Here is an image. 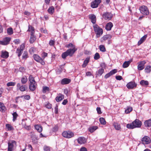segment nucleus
Here are the masks:
<instances>
[{"label":"nucleus","mask_w":151,"mask_h":151,"mask_svg":"<svg viewBox=\"0 0 151 151\" xmlns=\"http://www.w3.org/2000/svg\"><path fill=\"white\" fill-rule=\"evenodd\" d=\"M142 125V122L138 119H136L132 122L127 124L126 127L129 129H132L136 128H139Z\"/></svg>","instance_id":"f257e3e1"},{"label":"nucleus","mask_w":151,"mask_h":151,"mask_svg":"<svg viewBox=\"0 0 151 151\" xmlns=\"http://www.w3.org/2000/svg\"><path fill=\"white\" fill-rule=\"evenodd\" d=\"M76 51V49H68L66 52H63L61 55L62 58L63 59H65L68 56L71 57Z\"/></svg>","instance_id":"f03ea898"},{"label":"nucleus","mask_w":151,"mask_h":151,"mask_svg":"<svg viewBox=\"0 0 151 151\" xmlns=\"http://www.w3.org/2000/svg\"><path fill=\"white\" fill-rule=\"evenodd\" d=\"M94 31L96 35V37L98 38L101 36L103 33L102 29L98 25L95 24L93 26Z\"/></svg>","instance_id":"7ed1b4c3"},{"label":"nucleus","mask_w":151,"mask_h":151,"mask_svg":"<svg viewBox=\"0 0 151 151\" xmlns=\"http://www.w3.org/2000/svg\"><path fill=\"white\" fill-rule=\"evenodd\" d=\"M139 10L141 13L144 15H147L149 14V10L146 6L143 5L141 6L139 8Z\"/></svg>","instance_id":"20e7f679"},{"label":"nucleus","mask_w":151,"mask_h":151,"mask_svg":"<svg viewBox=\"0 0 151 151\" xmlns=\"http://www.w3.org/2000/svg\"><path fill=\"white\" fill-rule=\"evenodd\" d=\"M62 136L64 137L70 138L74 136V134L71 131H65L62 134Z\"/></svg>","instance_id":"39448f33"},{"label":"nucleus","mask_w":151,"mask_h":151,"mask_svg":"<svg viewBox=\"0 0 151 151\" xmlns=\"http://www.w3.org/2000/svg\"><path fill=\"white\" fill-rule=\"evenodd\" d=\"M33 57L34 59L37 62L40 63L42 65H44L45 64V63L43 59L37 55L34 54Z\"/></svg>","instance_id":"423d86ee"},{"label":"nucleus","mask_w":151,"mask_h":151,"mask_svg":"<svg viewBox=\"0 0 151 151\" xmlns=\"http://www.w3.org/2000/svg\"><path fill=\"white\" fill-rule=\"evenodd\" d=\"M103 17L106 20H110L113 17V14L111 13L106 12L103 14Z\"/></svg>","instance_id":"0eeeda50"},{"label":"nucleus","mask_w":151,"mask_h":151,"mask_svg":"<svg viewBox=\"0 0 151 151\" xmlns=\"http://www.w3.org/2000/svg\"><path fill=\"white\" fill-rule=\"evenodd\" d=\"M137 86V84L134 81H131L128 83L126 85L127 87L131 89H133L135 88Z\"/></svg>","instance_id":"6e6552de"},{"label":"nucleus","mask_w":151,"mask_h":151,"mask_svg":"<svg viewBox=\"0 0 151 151\" xmlns=\"http://www.w3.org/2000/svg\"><path fill=\"white\" fill-rule=\"evenodd\" d=\"M101 2V0H95L91 3V6L93 8H97Z\"/></svg>","instance_id":"1a4fd4ad"},{"label":"nucleus","mask_w":151,"mask_h":151,"mask_svg":"<svg viewBox=\"0 0 151 151\" xmlns=\"http://www.w3.org/2000/svg\"><path fill=\"white\" fill-rule=\"evenodd\" d=\"M16 144V142L14 140L9 142L8 143V151H12L13 148L14 146V144Z\"/></svg>","instance_id":"9d476101"},{"label":"nucleus","mask_w":151,"mask_h":151,"mask_svg":"<svg viewBox=\"0 0 151 151\" xmlns=\"http://www.w3.org/2000/svg\"><path fill=\"white\" fill-rule=\"evenodd\" d=\"M146 63L145 61L144 60L140 61L138 63L137 69L138 70H141L144 69V65Z\"/></svg>","instance_id":"9b49d317"},{"label":"nucleus","mask_w":151,"mask_h":151,"mask_svg":"<svg viewBox=\"0 0 151 151\" xmlns=\"http://www.w3.org/2000/svg\"><path fill=\"white\" fill-rule=\"evenodd\" d=\"M11 38L8 37L5 38L3 41H0V44L2 45H6L9 43Z\"/></svg>","instance_id":"f8f14e48"},{"label":"nucleus","mask_w":151,"mask_h":151,"mask_svg":"<svg viewBox=\"0 0 151 151\" xmlns=\"http://www.w3.org/2000/svg\"><path fill=\"white\" fill-rule=\"evenodd\" d=\"M17 88L21 91H24L27 89V87L25 85H21L20 83H18L17 85Z\"/></svg>","instance_id":"ddd939ff"},{"label":"nucleus","mask_w":151,"mask_h":151,"mask_svg":"<svg viewBox=\"0 0 151 151\" xmlns=\"http://www.w3.org/2000/svg\"><path fill=\"white\" fill-rule=\"evenodd\" d=\"M142 141L143 143L148 144L150 143L151 142L150 138L147 136H145L142 138Z\"/></svg>","instance_id":"4468645a"},{"label":"nucleus","mask_w":151,"mask_h":151,"mask_svg":"<svg viewBox=\"0 0 151 151\" xmlns=\"http://www.w3.org/2000/svg\"><path fill=\"white\" fill-rule=\"evenodd\" d=\"M117 72V70L116 69H114L111 70L109 73H107L105 75L104 78H105L107 79L109 78V77L112 75L116 73Z\"/></svg>","instance_id":"2eb2a0df"},{"label":"nucleus","mask_w":151,"mask_h":151,"mask_svg":"<svg viewBox=\"0 0 151 151\" xmlns=\"http://www.w3.org/2000/svg\"><path fill=\"white\" fill-rule=\"evenodd\" d=\"M77 141L80 144H83L86 142V140L84 137H80L78 138Z\"/></svg>","instance_id":"dca6fc26"},{"label":"nucleus","mask_w":151,"mask_h":151,"mask_svg":"<svg viewBox=\"0 0 151 151\" xmlns=\"http://www.w3.org/2000/svg\"><path fill=\"white\" fill-rule=\"evenodd\" d=\"M71 80L70 79L65 78L62 79L60 82V83L62 85L67 84L70 83Z\"/></svg>","instance_id":"f3484780"},{"label":"nucleus","mask_w":151,"mask_h":151,"mask_svg":"<svg viewBox=\"0 0 151 151\" xmlns=\"http://www.w3.org/2000/svg\"><path fill=\"white\" fill-rule=\"evenodd\" d=\"M64 99V96L61 93H59L58 96H56L55 100L57 102H59Z\"/></svg>","instance_id":"a211bd4d"},{"label":"nucleus","mask_w":151,"mask_h":151,"mask_svg":"<svg viewBox=\"0 0 151 151\" xmlns=\"http://www.w3.org/2000/svg\"><path fill=\"white\" fill-rule=\"evenodd\" d=\"M147 37V35H145L141 38L140 40L138 41L137 45L138 46L140 45L141 44L143 43L146 40Z\"/></svg>","instance_id":"6ab92c4d"},{"label":"nucleus","mask_w":151,"mask_h":151,"mask_svg":"<svg viewBox=\"0 0 151 151\" xmlns=\"http://www.w3.org/2000/svg\"><path fill=\"white\" fill-rule=\"evenodd\" d=\"M89 18L91 20V22L92 23L94 24L96 21V17L94 14H91L89 15Z\"/></svg>","instance_id":"aec40b11"},{"label":"nucleus","mask_w":151,"mask_h":151,"mask_svg":"<svg viewBox=\"0 0 151 151\" xmlns=\"http://www.w3.org/2000/svg\"><path fill=\"white\" fill-rule=\"evenodd\" d=\"M9 53L6 51H2L1 56L4 58H7L9 57Z\"/></svg>","instance_id":"412c9836"},{"label":"nucleus","mask_w":151,"mask_h":151,"mask_svg":"<svg viewBox=\"0 0 151 151\" xmlns=\"http://www.w3.org/2000/svg\"><path fill=\"white\" fill-rule=\"evenodd\" d=\"M90 60V58L88 57L86 58L84 61L83 64L82 65V67L83 68H85L87 65Z\"/></svg>","instance_id":"4be33fe9"},{"label":"nucleus","mask_w":151,"mask_h":151,"mask_svg":"<svg viewBox=\"0 0 151 151\" xmlns=\"http://www.w3.org/2000/svg\"><path fill=\"white\" fill-rule=\"evenodd\" d=\"M113 26V24L111 22H109L106 25L105 27L106 29L107 30H110Z\"/></svg>","instance_id":"5701e85b"},{"label":"nucleus","mask_w":151,"mask_h":151,"mask_svg":"<svg viewBox=\"0 0 151 151\" xmlns=\"http://www.w3.org/2000/svg\"><path fill=\"white\" fill-rule=\"evenodd\" d=\"M104 70L103 68H100L96 72V75L99 76H101L104 73Z\"/></svg>","instance_id":"b1692460"},{"label":"nucleus","mask_w":151,"mask_h":151,"mask_svg":"<svg viewBox=\"0 0 151 151\" xmlns=\"http://www.w3.org/2000/svg\"><path fill=\"white\" fill-rule=\"evenodd\" d=\"M6 108L3 103L0 102V111L2 112H5Z\"/></svg>","instance_id":"393cba45"},{"label":"nucleus","mask_w":151,"mask_h":151,"mask_svg":"<svg viewBox=\"0 0 151 151\" xmlns=\"http://www.w3.org/2000/svg\"><path fill=\"white\" fill-rule=\"evenodd\" d=\"M98 128V127L97 126H91L88 128V130L91 133H92L96 130Z\"/></svg>","instance_id":"a878e982"},{"label":"nucleus","mask_w":151,"mask_h":151,"mask_svg":"<svg viewBox=\"0 0 151 151\" xmlns=\"http://www.w3.org/2000/svg\"><path fill=\"white\" fill-rule=\"evenodd\" d=\"M131 62V60L124 62L122 65L123 67L124 68H127L129 66Z\"/></svg>","instance_id":"bb28decb"},{"label":"nucleus","mask_w":151,"mask_h":151,"mask_svg":"<svg viewBox=\"0 0 151 151\" xmlns=\"http://www.w3.org/2000/svg\"><path fill=\"white\" fill-rule=\"evenodd\" d=\"M145 72L147 73H149L151 72V66L150 65L147 66L144 70Z\"/></svg>","instance_id":"cd10ccee"},{"label":"nucleus","mask_w":151,"mask_h":151,"mask_svg":"<svg viewBox=\"0 0 151 151\" xmlns=\"http://www.w3.org/2000/svg\"><path fill=\"white\" fill-rule=\"evenodd\" d=\"M114 128L116 130H119L121 129L120 125L119 124L114 122L113 124Z\"/></svg>","instance_id":"c85d7f7f"},{"label":"nucleus","mask_w":151,"mask_h":151,"mask_svg":"<svg viewBox=\"0 0 151 151\" xmlns=\"http://www.w3.org/2000/svg\"><path fill=\"white\" fill-rule=\"evenodd\" d=\"M65 47L67 48H70V49H76V51L77 50V48L75 47V46L73 44L70 43L66 45Z\"/></svg>","instance_id":"c756f323"},{"label":"nucleus","mask_w":151,"mask_h":151,"mask_svg":"<svg viewBox=\"0 0 151 151\" xmlns=\"http://www.w3.org/2000/svg\"><path fill=\"white\" fill-rule=\"evenodd\" d=\"M144 124L146 127H149L151 126V119L146 120L144 122Z\"/></svg>","instance_id":"7c9ffc66"},{"label":"nucleus","mask_w":151,"mask_h":151,"mask_svg":"<svg viewBox=\"0 0 151 151\" xmlns=\"http://www.w3.org/2000/svg\"><path fill=\"white\" fill-rule=\"evenodd\" d=\"M36 83L30 84L29 86L30 90L32 91H34L36 89Z\"/></svg>","instance_id":"2f4dec72"},{"label":"nucleus","mask_w":151,"mask_h":151,"mask_svg":"<svg viewBox=\"0 0 151 151\" xmlns=\"http://www.w3.org/2000/svg\"><path fill=\"white\" fill-rule=\"evenodd\" d=\"M35 129L39 132H41L42 130V127L39 125H36L35 126Z\"/></svg>","instance_id":"473e14b6"},{"label":"nucleus","mask_w":151,"mask_h":151,"mask_svg":"<svg viewBox=\"0 0 151 151\" xmlns=\"http://www.w3.org/2000/svg\"><path fill=\"white\" fill-rule=\"evenodd\" d=\"M48 12L50 14H53L54 12V8L53 6L50 7L48 9Z\"/></svg>","instance_id":"72a5a7b5"},{"label":"nucleus","mask_w":151,"mask_h":151,"mask_svg":"<svg viewBox=\"0 0 151 151\" xmlns=\"http://www.w3.org/2000/svg\"><path fill=\"white\" fill-rule=\"evenodd\" d=\"M111 38V36L110 35H104L102 38L103 40L105 41L109 39H110Z\"/></svg>","instance_id":"f704fd0d"},{"label":"nucleus","mask_w":151,"mask_h":151,"mask_svg":"<svg viewBox=\"0 0 151 151\" xmlns=\"http://www.w3.org/2000/svg\"><path fill=\"white\" fill-rule=\"evenodd\" d=\"M29 80L30 82V84L36 83L32 75H30L29 76Z\"/></svg>","instance_id":"c9c22d12"},{"label":"nucleus","mask_w":151,"mask_h":151,"mask_svg":"<svg viewBox=\"0 0 151 151\" xmlns=\"http://www.w3.org/2000/svg\"><path fill=\"white\" fill-rule=\"evenodd\" d=\"M27 81V78L26 76L23 77L21 79V82L22 84H24Z\"/></svg>","instance_id":"e433bc0d"},{"label":"nucleus","mask_w":151,"mask_h":151,"mask_svg":"<svg viewBox=\"0 0 151 151\" xmlns=\"http://www.w3.org/2000/svg\"><path fill=\"white\" fill-rule=\"evenodd\" d=\"M22 52L23 51L22 50L19 49V47H18L17 50L16 52L18 56L20 57L21 56Z\"/></svg>","instance_id":"4c0bfd02"},{"label":"nucleus","mask_w":151,"mask_h":151,"mask_svg":"<svg viewBox=\"0 0 151 151\" xmlns=\"http://www.w3.org/2000/svg\"><path fill=\"white\" fill-rule=\"evenodd\" d=\"M140 84L142 86L147 85L149 84L148 82L147 81L142 80L140 81Z\"/></svg>","instance_id":"58836bf2"},{"label":"nucleus","mask_w":151,"mask_h":151,"mask_svg":"<svg viewBox=\"0 0 151 151\" xmlns=\"http://www.w3.org/2000/svg\"><path fill=\"white\" fill-rule=\"evenodd\" d=\"M28 57V53L27 51H24L23 54L22 59H26Z\"/></svg>","instance_id":"ea45409f"},{"label":"nucleus","mask_w":151,"mask_h":151,"mask_svg":"<svg viewBox=\"0 0 151 151\" xmlns=\"http://www.w3.org/2000/svg\"><path fill=\"white\" fill-rule=\"evenodd\" d=\"M12 114L13 116L12 120L13 122H14L17 119V118L18 116V114L16 112H14Z\"/></svg>","instance_id":"a19ab883"},{"label":"nucleus","mask_w":151,"mask_h":151,"mask_svg":"<svg viewBox=\"0 0 151 151\" xmlns=\"http://www.w3.org/2000/svg\"><path fill=\"white\" fill-rule=\"evenodd\" d=\"M23 97H24V99L27 100H29L30 98V96L29 95H27L26 96H21V97L19 96L18 97H17L16 98V99H17L18 98H19V97L22 98Z\"/></svg>","instance_id":"79ce46f5"},{"label":"nucleus","mask_w":151,"mask_h":151,"mask_svg":"<svg viewBox=\"0 0 151 151\" xmlns=\"http://www.w3.org/2000/svg\"><path fill=\"white\" fill-rule=\"evenodd\" d=\"M99 121L103 125H105L106 123V122L104 118H100Z\"/></svg>","instance_id":"37998d69"},{"label":"nucleus","mask_w":151,"mask_h":151,"mask_svg":"<svg viewBox=\"0 0 151 151\" xmlns=\"http://www.w3.org/2000/svg\"><path fill=\"white\" fill-rule=\"evenodd\" d=\"M7 32L8 34L11 35L13 33L12 28L11 27L8 28L7 29Z\"/></svg>","instance_id":"c03bdc74"},{"label":"nucleus","mask_w":151,"mask_h":151,"mask_svg":"<svg viewBox=\"0 0 151 151\" xmlns=\"http://www.w3.org/2000/svg\"><path fill=\"white\" fill-rule=\"evenodd\" d=\"M132 110V108L131 107H128L125 111V112L126 114L129 113Z\"/></svg>","instance_id":"a18cd8bd"},{"label":"nucleus","mask_w":151,"mask_h":151,"mask_svg":"<svg viewBox=\"0 0 151 151\" xmlns=\"http://www.w3.org/2000/svg\"><path fill=\"white\" fill-rule=\"evenodd\" d=\"M99 48L101 52H104L106 50L104 46L103 45H100L99 46Z\"/></svg>","instance_id":"49530a36"},{"label":"nucleus","mask_w":151,"mask_h":151,"mask_svg":"<svg viewBox=\"0 0 151 151\" xmlns=\"http://www.w3.org/2000/svg\"><path fill=\"white\" fill-rule=\"evenodd\" d=\"M36 40V38L34 36H30L29 42L31 43H32Z\"/></svg>","instance_id":"de8ad7c7"},{"label":"nucleus","mask_w":151,"mask_h":151,"mask_svg":"<svg viewBox=\"0 0 151 151\" xmlns=\"http://www.w3.org/2000/svg\"><path fill=\"white\" fill-rule=\"evenodd\" d=\"M49 88L48 87L45 86L43 88L42 92L43 93H46L47 91H48Z\"/></svg>","instance_id":"09e8293b"},{"label":"nucleus","mask_w":151,"mask_h":151,"mask_svg":"<svg viewBox=\"0 0 151 151\" xmlns=\"http://www.w3.org/2000/svg\"><path fill=\"white\" fill-rule=\"evenodd\" d=\"M100 58V56L99 54L96 52L95 53L94 57V58L95 60H97Z\"/></svg>","instance_id":"8fccbe9b"},{"label":"nucleus","mask_w":151,"mask_h":151,"mask_svg":"<svg viewBox=\"0 0 151 151\" xmlns=\"http://www.w3.org/2000/svg\"><path fill=\"white\" fill-rule=\"evenodd\" d=\"M58 125H55L53 127L52 131L54 132H56L58 130Z\"/></svg>","instance_id":"3c124183"},{"label":"nucleus","mask_w":151,"mask_h":151,"mask_svg":"<svg viewBox=\"0 0 151 151\" xmlns=\"http://www.w3.org/2000/svg\"><path fill=\"white\" fill-rule=\"evenodd\" d=\"M16 84L15 82H10L7 83V86H14Z\"/></svg>","instance_id":"603ef678"},{"label":"nucleus","mask_w":151,"mask_h":151,"mask_svg":"<svg viewBox=\"0 0 151 151\" xmlns=\"http://www.w3.org/2000/svg\"><path fill=\"white\" fill-rule=\"evenodd\" d=\"M52 104L49 102H47V104L45 105V106L46 108L48 109H51L52 108Z\"/></svg>","instance_id":"864d4df0"},{"label":"nucleus","mask_w":151,"mask_h":151,"mask_svg":"<svg viewBox=\"0 0 151 151\" xmlns=\"http://www.w3.org/2000/svg\"><path fill=\"white\" fill-rule=\"evenodd\" d=\"M35 30L34 28L33 27H32V26L29 25L28 26V29L27 30V31L29 32L31 31H34Z\"/></svg>","instance_id":"5fc2aeb1"},{"label":"nucleus","mask_w":151,"mask_h":151,"mask_svg":"<svg viewBox=\"0 0 151 151\" xmlns=\"http://www.w3.org/2000/svg\"><path fill=\"white\" fill-rule=\"evenodd\" d=\"M6 127L7 128L8 130H11L12 129V127L9 124H6Z\"/></svg>","instance_id":"6e6d98bb"},{"label":"nucleus","mask_w":151,"mask_h":151,"mask_svg":"<svg viewBox=\"0 0 151 151\" xmlns=\"http://www.w3.org/2000/svg\"><path fill=\"white\" fill-rule=\"evenodd\" d=\"M40 31L41 32L45 34H47V30L45 29H44L43 28H41L40 29Z\"/></svg>","instance_id":"4d7b16f0"},{"label":"nucleus","mask_w":151,"mask_h":151,"mask_svg":"<svg viewBox=\"0 0 151 151\" xmlns=\"http://www.w3.org/2000/svg\"><path fill=\"white\" fill-rule=\"evenodd\" d=\"M55 42L52 40H50L49 42V45L50 46H52L54 45Z\"/></svg>","instance_id":"13d9d810"},{"label":"nucleus","mask_w":151,"mask_h":151,"mask_svg":"<svg viewBox=\"0 0 151 151\" xmlns=\"http://www.w3.org/2000/svg\"><path fill=\"white\" fill-rule=\"evenodd\" d=\"M44 149L45 151H50V148L49 147L45 146L44 147Z\"/></svg>","instance_id":"bf43d9fd"},{"label":"nucleus","mask_w":151,"mask_h":151,"mask_svg":"<svg viewBox=\"0 0 151 151\" xmlns=\"http://www.w3.org/2000/svg\"><path fill=\"white\" fill-rule=\"evenodd\" d=\"M24 48V44H22L21 45L20 47H19V49H20V50H22V51H23Z\"/></svg>","instance_id":"052dcab7"},{"label":"nucleus","mask_w":151,"mask_h":151,"mask_svg":"<svg viewBox=\"0 0 151 151\" xmlns=\"http://www.w3.org/2000/svg\"><path fill=\"white\" fill-rule=\"evenodd\" d=\"M96 110L97 111V113L99 114H101L102 113L100 107H97L96 108Z\"/></svg>","instance_id":"680f3d73"},{"label":"nucleus","mask_w":151,"mask_h":151,"mask_svg":"<svg viewBox=\"0 0 151 151\" xmlns=\"http://www.w3.org/2000/svg\"><path fill=\"white\" fill-rule=\"evenodd\" d=\"M47 53L45 52H43L42 53V57L44 58L46 57H47Z\"/></svg>","instance_id":"e2e57ef3"},{"label":"nucleus","mask_w":151,"mask_h":151,"mask_svg":"<svg viewBox=\"0 0 151 151\" xmlns=\"http://www.w3.org/2000/svg\"><path fill=\"white\" fill-rule=\"evenodd\" d=\"M14 42L16 44H18L20 43V41L19 39H15L14 41Z\"/></svg>","instance_id":"0e129e2a"},{"label":"nucleus","mask_w":151,"mask_h":151,"mask_svg":"<svg viewBox=\"0 0 151 151\" xmlns=\"http://www.w3.org/2000/svg\"><path fill=\"white\" fill-rule=\"evenodd\" d=\"M55 113L56 114H58V106H56L55 107Z\"/></svg>","instance_id":"69168bd1"},{"label":"nucleus","mask_w":151,"mask_h":151,"mask_svg":"<svg viewBox=\"0 0 151 151\" xmlns=\"http://www.w3.org/2000/svg\"><path fill=\"white\" fill-rule=\"evenodd\" d=\"M116 78L117 80H121L122 79V77L121 76H116Z\"/></svg>","instance_id":"338daca9"},{"label":"nucleus","mask_w":151,"mask_h":151,"mask_svg":"<svg viewBox=\"0 0 151 151\" xmlns=\"http://www.w3.org/2000/svg\"><path fill=\"white\" fill-rule=\"evenodd\" d=\"M68 102V100L67 99H64L62 103V104L63 105H65Z\"/></svg>","instance_id":"774afa93"}]
</instances>
